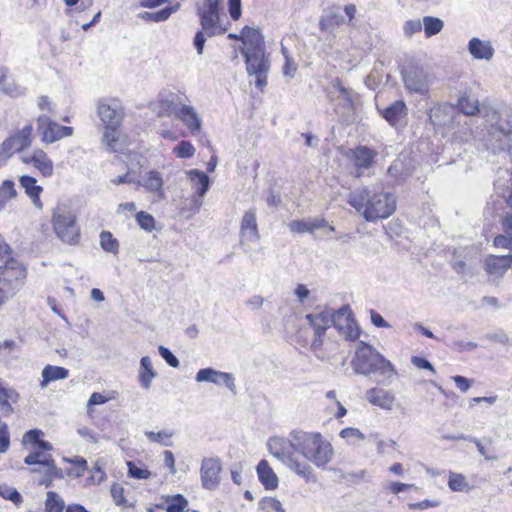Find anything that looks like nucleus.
Listing matches in <instances>:
<instances>
[{"mask_svg":"<svg viewBox=\"0 0 512 512\" xmlns=\"http://www.w3.org/2000/svg\"><path fill=\"white\" fill-rule=\"evenodd\" d=\"M267 445L274 457L306 481L313 477V469L306 462L299 461L294 456L295 452L318 468H325L334 455L332 445L320 433L294 430L288 438H270Z\"/></svg>","mask_w":512,"mask_h":512,"instance_id":"f257e3e1","label":"nucleus"},{"mask_svg":"<svg viewBox=\"0 0 512 512\" xmlns=\"http://www.w3.org/2000/svg\"><path fill=\"white\" fill-rule=\"evenodd\" d=\"M347 201L367 222L386 219L396 210V198L392 193L368 187L351 191Z\"/></svg>","mask_w":512,"mask_h":512,"instance_id":"f03ea898","label":"nucleus"},{"mask_svg":"<svg viewBox=\"0 0 512 512\" xmlns=\"http://www.w3.org/2000/svg\"><path fill=\"white\" fill-rule=\"evenodd\" d=\"M351 366L356 374L370 376L378 374L379 384H389L397 374L395 366L380 354L372 345L360 341L351 360Z\"/></svg>","mask_w":512,"mask_h":512,"instance_id":"7ed1b4c3","label":"nucleus"},{"mask_svg":"<svg viewBox=\"0 0 512 512\" xmlns=\"http://www.w3.org/2000/svg\"><path fill=\"white\" fill-rule=\"evenodd\" d=\"M52 226L56 236L65 244L75 245L79 241L80 229L75 213L65 205H58L52 214Z\"/></svg>","mask_w":512,"mask_h":512,"instance_id":"20e7f679","label":"nucleus"},{"mask_svg":"<svg viewBox=\"0 0 512 512\" xmlns=\"http://www.w3.org/2000/svg\"><path fill=\"white\" fill-rule=\"evenodd\" d=\"M245 58L246 70L250 77L255 78V85L260 90L267 85L270 60L265 50L241 53Z\"/></svg>","mask_w":512,"mask_h":512,"instance_id":"39448f33","label":"nucleus"},{"mask_svg":"<svg viewBox=\"0 0 512 512\" xmlns=\"http://www.w3.org/2000/svg\"><path fill=\"white\" fill-rule=\"evenodd\" d=\"M478 253L474 248L464 247L455 249L450 259L452 269L465 277L477 274Z\"/></svg>","mask_w":512,"mask_h":512,"instance_id":"423d86ee","label":"nucleus"},{"mask_svg":"<svg viewBox=\"0 0 512 512\" xmlns=\"http://www.w3.org/2000/svg\"><path fill=\"white\" fill-rule=\"evenodd\" d=\"M27 277L26 267L19 261L10 258L3 266H0V283H3L12 290L14 295L24 284Z\"/></svg>","mask_w":512,"mask_h":512,"instance_id":"0eeeda50","label":"nucleus"},{"mask_svg":"<svg viewBox=\"0 0 512 512\" xmlns=\"http://www.w3.org/2000/svg\"><path fill=\"white\" fill-rule=\"evenodd\" d=\"M37 131L45 144L54 143L73 134L72 127L62 126L52 121L47 115H40L37 118Z\"/></svg>","mask_w":512,"mask_h":512,"instance_id":"6e6552de","label":"nucleus"},{"mask_svg":"<svg viewBox=\"0 0 512 512\" xmlns=\"http://www.w3.org/2000/svg\"><path fill=\"white\" fill-rule=\"evenodd\" d=\"M405 88L410 93L426 95L429 92L430 78L427 71L419 66H410L402 72Z\"/></svg>","mask_w":512,"mask_h":512,"instance_id":"1a4fd4ad","label":"nucleus"},{"mask_svg":"<svg viewBox=\"0 0 512 512\" xmlns=\"http://www.w3.org/2000/svg\"><path fill=\"white\" fill-rule=\"evenodd\" d=\"M512 266V253L506 255H487L483 261V268L488 276V282L498 284L505 273Z\"/></svg>","mask_w":512,"mask_h":512,"instance_id":"9d476101","label":"nucleus"},{"mask_svg":"<svg viewBox=\"0 0 512 512\" xmlns=\"http://www.w3.org/2000/svg\"><path fill=\"white\" fill-rule=\"evenodd\" d=\"M332 88L335 91L329 93L331 101H337L335 105L336 114H350L354 110L356 94L352 89L346 88L337 78L332 82Z\"/></svg>","mask_w":512,"mask_h":512,"instance_id":"9b49d317","label":"nucleus"},{"mask_svg":"<svg viewBox=\"0 0 512 512\" xmlns=\"http://www.w3.org/2000/svg\"><path fill=\"white\" fill-rule=\"evenodd\" d=\"M97 112L105 128H118L123 120V109L116 101L100 100Z\"/></svg>","mask_w":512,"mask_h":512,"instance_id":"f8f14e48","label":"nucleus"},{"mask_svg":"<svg viewBox=\"0 0 512 512\" xmlns=\"http://www.w3.org/2000/svg\"><path fill=\"white\" fill-rule=\"evenodd\" d=\"M221 470L222 466L219 458H204L200 468L203 488L214 490L220 483Z\"/></svg>","mask_w":512,"mask_h":512,"instance_id":"ddd939ff","label":"nucleus"},{"mask_svg":"<svg viewBox=\"0 0 512 512\" xmlns=\"http://www.w3.org/2000/svg\"><path fill=\"white\" fill-rule=\"evenodd\" d=\"M240 243L244 247V251L248 253L250 243H257L260 239L256 222L255 209L245 212L240 226Z\"/></svg>","mask_w":512,"mask_h":512,"instance_id":"4468645a","label":"nucleus"},{"mask_svg":"<svg viewBox=\"0 0 512 512\" xmlns=\"http://www.w3.org/2000/svg\"><path fill=\"white\" fill-rule=\"evenodd\" d=\"M197 382H209L215 385H224L231 392L236 393L235 379L231 373L221 372L213 368L200 369L195 376Z\"/></svg>","mask_w":512,"mask_h":512,"instance_id":"2eb2a0df","label":"nucleus"},{"mask_svg":"<svg viewBox=\"0 0 512 512\" xmlns=\"http://www.w3.org/2000/svg\"><path fill=\"white\" fill-rule=\"evenodd\" d=\"M457 111L454 106L443 103L430 108L429 120L435 128L449 127L455 120Z\"/></svg>","mask_w":512,"mask_h":512,"instance_id":"dca6fc26","label":"nucleus"},{"mask_svg":"<svg viewBox=\"0 0 512 512\" xmlns=\"http://www.w3.org/2000/svg\"><path fill=\"white\" fill-rule=\"evenodd\" d=\"M377 109L392 127H398L408 115V108L403 100H396L387 107Z\"/></svg>","mask_w":512,"mask_h":512,"instance_id":"f3484780","label":"nucleus"},{"mask_svg":"<svg viewBox=\"0 0 512 512\" xmlns=\"http://www.w3.org/2000/svg\"><path fill=\"white\" fill-rule=\"evenodd\" d=\"M21 159L25 164H32L42 176H52L54 170L53 162L43 150L35 149L31 155H23Z\"/></svg>","mask_w":512,"mask_h":512,"instance_id":"a211bd4d","label":"nucleus"},{"mask_svg":"<svg viewBox=\"0 0 512 512\" xmlns=\"http://www.w3.org/2000/svg\"><path fill=\"white\" fill-rule=\"evenodd\" d=\"M243 46L240 47V53L254 52L259 50H265L263 36L259 30L245 26L239 34Z\"/></svg>","mask_w":512,"mask_h":512,"instance_id":"6ab92c4d","label":"nucleus"},{"mask_svg":"<svg viewBox=\"0 0 512 512\" xmlns=\"http://www.w3.org/2000/svg\"><path fill=\"white\" fill-rule=\"evenodd\" d=\"M197 15L200 20L201 28L209 37L221 35L226 32V28L222 27L220 24L219 11H202L197 12Z\"/></svg>","mask_w":512,"mask_h":512,"instance_id":"aec40b11","label":"nucleus"},{"mask_svg":"<svg viewBox=\"0 0 512 512\" xmlns=\"http://www.w3.org/2000/svg\"><path fill=\"white\" fill-rule=\"evenodd\" d=\"M310 326L313 328L314 335L324 336L327 329L333 325L332 310L325 309L318 313H310L305 316Z\"/></svg>","mask_w":512,"mask_h":512,"instance_id":"412c9836","label":"nucleus"},{"mask_svg":"<svg viewBox=\"0 0 512 512\" xmlns=\"http://www.w3.org/2000/svg\"><path fill=\"white\" fill-rule=\"evenodd\" d=\"M0 90L11 98L24 96L26 93L25 87L15 80L7 67L0 68Z\"/></svg>","mask_w":512,"mask_h":512,"instance_id":"4be33fe9","label":"nucleus"},{"mask_svg":"<svg viewBox=\"0 0 512 512\" xmlns=\"http://www.w3.org/2000/svg\"><path fill=\"white\" fill-rule=\"evenodd\" d=\"M468 51L476 60L490 61L494 56V48L489 40L473 37L468 42Z\"/></svg>","mask_w":512,"mask_h":512,"instance_id":"5701e85b","label":"nucleus"},{"mask_svg":"<svg viewBox=\"0 0 512 512\" xmlns=\"http://www.w3.org/2000/svg\"><path fill=\"white\" fill-rule=\"evenodd\" d=\"M163 184V178L160 172L156 170L147 172L137 181L138 186L143 187L146 191L156 195L158 198L164 196Z\"/></svg>","mask_w":512,"mask_h":512,"instance_id":"b1692460","label":"nucleus"},{"mask_svg":"<svg viewBox=\"0 0 512 512\" xmlns=\"http://www.w3.org/2000/svg\"><path fill=\"white\" fill-rule=\"evenodd\" d=\"M376 156L377 152L367 146H358L351 150V159L358 170V176H360L361 170L368 169L373 165Z\"/></svg>","mask_w":512,"mask_h":512,"instance_id":"393cba45","label":"nucleus"},{"mask_svg":"<svg viewBox=\"0 0 512 512\" xmlns=\"http://www.w3.org/2000/svg\"><path fill=\"white\" fill-rule=\"evenodd\" d=\"M288 226L291 232L304 234L313 233L315 230L323 229L328 226V222L323 218H309L293 220L288 224Z\"/></svg>","mask_w":512,"mask_h":512,"instance_id":"a878e982","label":"nucleus"},{"mask_svg":"<svg viewBox=\"0 0 512 512\" xmlns=\"http://www.w3.org/2000/svg\"><path fill=\"white\" fill-rule=\"evenodd\" d=\"M366 399L369 403L385 410H391L394 405L395 396L381 388H371L366 392Z\"/></svg>","mask_w":512,"mask_h":512,"instance_id":"bb28decb","label":"nucleus"},{"mask_svg":"<svg viewBox=\"0 0 512 512\" xmlns=\"http://www.w3.org/2000/svg\"><path fill=\"white\" fill-rule=\"evenodd\" d=\"M478 113L490 123L492 134L507 136L510 133V126L507 123H500L499 114L493 108L483 105Z\"/></svg>","mask_w":512,"mask_h":512,"instance_id":"cd10ccee","label":"nucleus"},{"mask_svg":"<svg viewBox=\"0 0 512 512\" xmlns=\"http://www.w3.org/2000/svg\"><path fill=\"white\" fill-rule=\"evenodd\" d=\"M345 22V17L339 8L327 11L319 21V29L322 32L333 33V31Z\"/></svg>","mask_w":512,"mask_h":512,"instance_id":"c85d7f7f","label":"nucleus"},{"mask_svg":"<svg viewBox=\"0 0 512 512\" xmlns=\"http://www.w3.org/2000/svg\"><path fill=\"white\" fill-rule=\"evenodd\" d=\"M19 182L27 196L31 199L33 205L38 209H41L42 202L40 200V194L43 191V188L36 184V179L32 176L23 175L20 177Z\"/></svg>","mask_w":512,"mask_h":512,"instance_id":"c756f323","label":"nucleus"},{"mask_svg":"<svg viewBox=\"0 0 512 512\" xmlns=\"http://www.w3.org/2000/svg\"><path fill=\"white\" fill-rule=\"evenodd\" d=\"M180 9V3H175L170 6H167L159 11L156 12H141L137 15L138 19H141L145 22H153V23H160L167 21L170 16L177 12Z\"/></svg>","mask_w":512,"mask_h":512,"instance_id":"7c9ffc66","label":"nucleus"},{"mask_svg":"<svg viewBox=\"0 0 512 512\" xmlns=\"http://www.w3.org/2000/svg\"><path fill=\"white\" fill-rule=\"evenodd\" d=\"M259 481L265 489L273 490L278 486V477L266 460H261L257 465Z\"/></svg>","mask_w":512,"mask_h":512,"instance_id":"2f4dec72","label":"nucleus"},{"mask_svg":"<svg viewBox=\"0 0 512 512\" xmlns=\"http://www.w3.org/2000/svg\"><path fill=\"white\" fill-rule=\"evenodd\" d=\"M157 376V372L154 370L151 358L144 356L140 360V367L138 371L139 384L143 389H149L151 387L153 379Z\"/></svg>","mask_w":512,"mask_h":512,"instance_id":"473e14b6","label":"nucleus"},{"mask_svg":"<svg viewBox=\"0 0 512 512\" xmlns=\"http://www.w3.org/2000/svg\"><path fill=\"white\" fill-rule=\"evenodd\" d=\"M185 126L191 131H199L201 128V119L192 106L182 105L176 115Z\"/></svg>","mask_w":512,"mask_h":512,"instance_id":"72a5a7b5","label":"nucleus"},{"mask_svg":"<svg viewBox=\"0 0 512 512\" xmlns=\"http://www.w3.org/2000/svg\"><path fill=\"white\" fill-rule=\"evenodd\" d=\"M177 96L170 95L166 98H161L152 104V110L158 117H165L177 115Z\"/></svg>","mask_w":512,"mask_h":512,"instance_id":"f704fd0d","label":"nucleus"},{"mask_svg":"<svg viewBox=\"0 0 512 512\" xmlns=\"http://www.w3.org/2000/svg\"><path fill=\"white\" fill-rule=\"evenodd\" d=\"M40 386L45 388L50 382L66 379L69 371L63 367L46 365L42 370Z\"/></svg>","mask_w":512,"mask_h":512,"instance_id":"c9c22d12","label":"nucleus"},{"mask_svg":"<svg viewBox=\"0 0 512 512\" xmlns=\"http://www.w3.org/2000/svg\"><path fill=\"white\" fill-rule=\"evenodd\" d=\"M188 175L193 187L197 191L198 197L202 198L209 189V177L204 172L197 169L190 170Z\"/></svg>","mask_w":512,"mask_h":512,"instance_id":"e433bc0d","label":"nucleus"},{"mask_svg":"<svg viewBox=\"0 0 512 512\" xmlns=\"http://www.w3.org/2000/svg\"><path fill=\"white\" fill-rule=\"evenodd\" d=\"M32 134L33 126L27 124L20 131L10 136L14 140L18 152L23 151L32 144Z\"/></svg>","mask_w":512,"mask_h":512,"instance_id":"4c0bfd02","label":"nucleus"},{"mask_svg":"<svg viewBox=\"0 0 512 512\" xmlns=\"http://www.w3.org/2000/svg\"><path fill=\"white\" fill-rule=\"evenodd\" d=\"M18 394L13 389L5 388L0 382V408L4 416H8L13 412L11 402H16Z\"/></svg>","mask_w":512,"mask_h":512,"instance_id":"58836bf2","label":"nucleus"},{"mask_svg":"<svg viewBox=\"0 0 512 512\" xmlns=\"http://www.w3.org/2000/svg\"><path fill=\"white\" fill-rule=\"evenodd\" d=\"M332 316L333 326L337 331L343 329L344 326L348 325V323H352L355 319L349 306H343L336 311H332Z\"/></svg>","mask_w":512,"mask_h":512,"instance_id":"ea45409f","label":"nucleus"},{"mask_svg":"<svg viewBox=\"0 0 512 512\" xmlns=\"http://www.w3.org/2000/svg\"><path fill=\"white\" fill-rule=\"evenodd\" d=\"M422 26L426 37H432L440 33L444 27V22L437 17L425 16L423 17Z\"/></svg>","mask_w":512,"mask_h":512,"instance_id":"a19ab883","label":"nucleus"},{"mask_svg":"<svg viewBox=\"0 0 512 512\" xmlns=\"http://www.w3.org/2000/svg\"><path fill=\"white\" fill-rule=\"evenodd\" d=\"M17 196L15 183L12 180H4L0 185V211L6 207L9 200Z\"/></svg>","mask_w":512,"mask_h":512,"instance_id":"79ce46f5","label":"nucleus"},{"mask_svg":"<svg viewBox=\"0 0 512 512\" xmlns=\"http://www.w3.org/2000/svg\"><path fill=\"white\" fill-rule=\"evenodd\" d=\"M448 487L452 491L467 492L470 489L466 477L461 473L449 472Z\"/></svg>","mask_w":512,"mask_h":512,"instance_id":"37998d69","label":"nucleus"},{"mask_svg":"<svg viewBox=\"0 0 512 512\" xmlns=\"http://www.w3.org/2000/svg\"><path fill=\"white\" fill-rule=\"evenodd\" d=\"M65 508L64 500L54 491L46 493L45 511L46 512H63Z\"/></svg>","mask_w":512,"mask_h":512,"instance_id":"c03bdc74","label":"nucleus"},{"mask_svg":"<svg viewBox=\"0 0 512 512\" xmlns=\"http://www.w3.org/2000/svg\"><path fill=\"white\" fill-rule=\"evenodd\" d=\"M458 106L465 115L473 116L480 111L477 99L469 96H462L458 101Z\"/></svg>","mask_w":512,"mask_h":512,"instance_id":"a18cd8bd","label":"nucleus"},{"mask_svg":"<svg viewBox=\"0 0 512 512\" xmlns=\"http://www.w3.org/2000/svg\"><path fill=\"white\" fill-rule=\"evenodd\" d=\"M100 245L106 252L117 254L119 252V243L109 231H102L100 234Z\"/></svg>","mask_w":512,"mask_h":512,"instance_id":"49530a36","label":"nucleus"},{"mask_svg":"<svg viewBox=\"0 0 512 512\" xmlns=\"http://www.w3.org/2000/svg\"><path fill=\"white\" fill-rule=\"evenodd\" d=\"M145 435L148 438V440L151 442L160 443L167 447L172 446L171 438L173 436V433L171 431H167V430H163V431H159V432L146 431Z\"/></svg>","mask_w":512,"mask_h":512,"instance_id":"de8ad7c7","label":"nucleus"},{"mask_svg":"<svg viewBox=\"0 0 512 512\" xmlns=\"http://www.w3.org/2000/svg\"><path fill=\"white\" fill-rule=\"evenodd\" d=\"M118 140V128H105L103 142L110 151H117L119 149Z\"/></svg>","mask_w":512,"mask_h":512,"instance_id":"09e8293b","label":"nucleus"},{"mask_svg":"<svg viewBox=\"0 0 512 512\" xmlns=\"http://www.w3.org/2000/svg\"><path fill=\"white\" fill-rule=\"evenodd\" d=\"M187 506H188L187 499L183 495L177 494V495L173 496L167 502L166 511L167 512H184V510L187 508Z\"/></svg>","mask_w":512,"mask_h":512,"instance_id":"8fccbe9b","label":"nucleus"},{"mask_svg":"<svg viewBox=\"0 0 512 512\" xmlns=\"http://www.w3.org/2000/svg\"><path fill=\"white\" fill-rule=\"evenodd\" d=\"M262 512H285L281 502L273 497H265L259 503Z\"/></svg>","mask_w":512,"mask_h":512,"instance_id":"3c124183","label":"nucleus"},{"mask_svg":"<svg viewBox=\"0 0 512 512\" xmlns=\"http://www.w3.org/2000/svg\"><path fill=\"white\" fill-rule=\"evenodd\" d=\"M0 496L4 499L12 501L16 505L22 502V496L20 493L15 488L7 484L0 485Z\"/></svg>","mask_w":512,"mask_h":512,"instance_id":"603ef678","label":"nucleus"},{"mask_svg":"<svg viewBox=\"0 0 512 512\" xmlns=\"http://www.w3.org/2000/svg\"><path fill=\"white\" fill-rule=\"evenodd\" d=\"M173 151L177 155V157L182 158V159H189V158L193 157L195 154L194 146L188 141H181L174 148Z\"/></svg>","mask_w":512,"mask_h":512,"instance_id":"864d4df0","label":"nucleus"},{"mask_svg":"<svg viewBox=\"0 0 512 512\" xmlns=\"http://www.w3.org/2000/svg\"><path fill=\"white\" fill-rule=\"evenodd\" d=\"M338 333L347 340L355 341L360 336V328L354 319L352 323H348V325L344 326L343 329H340Z\"/></svg>","mask_w":512,"mask_h":512,"instance_id":"5fc2aeb1","label":"nucleus"},{"mask_svg":"<svg viewBox=\"0 0 512 512\" xmlns=\"http://www.w3.org/2000/svg\"><path fill=\"white\" fill-rule=\"evenodd\" d=\"M138 225L147 232H151L155 228V220L152 215L141 211L136 214Z\"/></svg>","mask_w":512,"mask_h":512,"instance_id":"6e6d98bb","label":"nucleus"},{"mask_svg":"<svg viewBox=\"0 0 512 512\" xmlns=\"http://www.w3.org/2000/svg\"><path fill=\"white\" fill-rule=\"evenodd\" d=\"M66 460L75 466L74 468H72L71 470L68 471L69 475L81 477L84 475V472L88 469V463L82 457H75L74 459H66Z\"/></svg>","mask_w":512,"mask_h":512,"instance_id":"4d7b16f0","label":"nucleus"},{"mask_svg":"<svg viewBox=\"0 0 512 512\" xmlns=\"http://www.w3.org/2000/svg\"><path fill=\"white\" fill-rule=\"evenodd\" d=\"M128 476L134 479H148L151 476V472L145 468L138 467L133 462H127Z\"/></svg>","mask_w":512,"mask_h":512,"instance_id":"13d9d810","label":"nucleus"},{"mask_svg":"<svg viewBox=\"0 0 512 512\" xmlns=\"http://www.w3.org/2000/svg\"><path fill=\"white\" fill-rule=\"evenodd\" d=\"M422 21L420 19L407 20L403 25V33L406 38H411L415 33L422 30Z\"/></svg>","mask_w":512,"mask_h":512,"instance_id":"bf43d9fd","label":"nucleus"},{"mask_svg":"<svg viewBox=\"0 0 512 512\" xmlns=\"http://www.w3.org/2000/svg\"><path fill=\"white\" fill-rule=\"evenodd\" d=\"M340 436L351 441L352 443H355V441H362L365 438L364 434L359 429L352 427L343 429L340 432Z\"/></svg>","mask_w":512,"mask_h":512,"instance_id":"052dcab7","label":"nucleus"},{"mask_svg":"<svg viewBox=\"0 0 512 512\" xmlns=\"http://www.w3.org/2000/svg\"><path fill=\"white\" fill-rule=\"evenodd\" d=\"M485 339H487L489 341L497 342L504 346L511 345V340H510L509 336L502 330H498L493 333L486 334Z\"/></svg>","mask_w":512,"mask_h":512,"instance_id":"680f3d73","label":"nucleus"},{"mask_svg":"<svg viewBox=\"0 0 512 512\" xmlns=\"http://www.w3.org/2000/svg\"><path fill=\"white\" fill-rule=\"evenodd\" d=\"M10 445L8 426L0 420V453H5Z\"/></svg>","mask_w":512,"mask_h":512,"instance_id":"e2e57ef3","label":"nucleus"},{"mask_svg":"<svg viewBox=\"0 0 512 512\" xmlns=\"http://www.w3.org/2000/svg\"><path fill=\"white\" fill-rule=\"evenodd\" d=\"M160 356L173 368H177L180 365L178 358L166 347L160 345L158 347Z\"/></svg>","mask_w":512,"mask_h":512,"instance_id":"0e129e2a","label":"nucleus"},{"mask_svg":"<svg viewBox=\"0 0 512 512\" xmlns=\"http://www.w3.org/2000/svg\"><path fill=\"white\" fill-rule=\"evenodd\" d=\"M110 492H111V496L114 500V503L117 506H121L126 503V499L124 497V488L120 484L114 483L111 486Z\"/></svg>","mask_w":512,"mask_h":512,"instance_id":"69168bd1","label":"nucleus"},{"mask_svg":"<svg viewBox=\"0 0 512 512\" xmlns=\"http://www.w3.org/2000/svg\"><path fill=\"white\" fill-rule=\"evenodd\" d=\"M494 246L496 248L508 249L512 251V236L503 233L494 238Z\"/></svg>","mask_w":512,"mask_h":512,"instance_id":"338daca9","label":"nucleus"},{"mask_svg":"<svg viewBox=\"0 0 512 512\" xmlns=\"http://www.w3.org/2000/svg\"><path fill=\"white\" fill-rule=\"evenodd\" d=\"M501 228L503 233L512 236V212L506 211L501 217Z\"/></svg>","mask_w":512,"mask_h":512,"instance_id":"774afa93","label":"nucleus"}]
</instances>
